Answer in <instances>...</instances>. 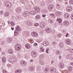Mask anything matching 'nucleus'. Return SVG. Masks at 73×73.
<instances>
[{
  "label": "nucleus",
  "mask_w": 73,
  "mask_h": 73,
  "mask_svg": "<svg viewBox=\"0 0 73 73\" xmlns=\"http://www.w3.org/2000/svg\"><path fill=\"white\" fill-rule=\"evenodd\" d=\"M16 30L14 32L15 36H17L19 34V31L21 30V28L19 26H17L16 28Z\"/></svg>",
  "instance_id": "f257e3e1"
},
{
  "label": "nucleus",
  "mask_w": 73,
  "mask_h": 73,
  "mask_svg": "<svg viewBox=\"0 0 73 73\" xmlns=\"http://www.w3.org/2000/svg\"><path fill=\"white\" fill-rule=\"evenodd\" d=\"M21 49V46L19 44H17L15 46V49L16 50L19 51Z\"/></svg>",
  "instance_id": "f03ea898"
},
{
  "label": "nucleus",
  "mask_w": 73,
  "mask_h": 73,
  "mask_svg": "<svg viewBox=\"0 0 73 73\" xmlns=\"http://www.w3.org/2000/svg\"><path fill=\"white\" fill-rule=\"evenodd\" d=\"M72 8L70 6H67L66 8V10L67 12H70L72 11Z\"/></svg>",
  "instance_id": "7ed1b4c3"
},
{
  "label": "nucleus",
  "mask_w": 73,
  "mask_h": 73,
  "mask_svg": "<svg viewBox=\"0 0 73 73\" xmlns=\"http://www.w3.org/2000/svg\"><path fill=\"white\" fill-rule=\"evenodd\" d=\"M45 31L47 33H50L52 32V29L50 28L47 27L45 29Z\"/></svg>",
  "instance_id": "20e7f679"
},
{
  "label": "nucleus",
  "mask_w": 73,
  "mask_h": 73,
  "mask_svg": "<svg viewBox=\"0 0 73 73\" xmlns=\"http://www.w3.org/2000/svg\"><path fill=\"white\" fill-rule=\"evenodd\" d=\"M23 15L24 17L28 16L29 15V13L28 12V11H25L23 13Z\"/></svg>",
  "instance_id": "39448f33"
},
{
  "label": "nucleus",
  "mask_w": 73,
  "mask_h": 73,
  "mask_svg": "<svg viewBox=\"0 0 73 73\" xmlns=\"http://www.w3.org/2000/svg\"><path fill=\"white\" fill-rule=\"evenodd\" d=\"M31 35L35 37H37L38 36V34L36 32H33L31 33Z\"/></svg>",
  "instance_id": "423d86ee"
},
{
  "label": "nucleus",
  "mask_w": 73,
  "mask_h": 73,
  "mask_svg": "<svg viewBox=\"0 0 73 73\" xmlns=\"http://www.w3.org/2000/svg\"><path fill=\"white\" fill-rule=\"evenodd\" d=\"M31 55L33 56V57H36L37 56V54L36 52H35L34 51H32L31 52Z\"/></svg>",
  "instance_id": "0eeeda50"
},
{
  "label": "nucleus",
  "mask_w": 73,
  "mask_h": 73,
  "mask_svg": "<svg viewBox=\"0 0 73 73\" xmlns=\"http://www.w3.org/2000/svg\"><path fill=\"white\" fill-rule=\"evenodd\" d=\"M5 5L7 8H11V4L9 2L6 3H5Z\"/></svg>",
  "instance_id": "6e6552de"
},
{
  "label": "nucleus",
  "mask_w": 73,
  "mask_h": 73,
  "mask_svg": "<svg viewBox=\"0 0 73 73\" xmlns=\"http://www.w3.org/2000/svg\"><path fill=\"white\" fill-rule=\"evenodd\" d=\"M45 26V24L43 23H41L40 24V27L41 28H44Z\"/></svg>",
  "instance_id": "1a4fd4ad"
},
{
  "label": "nucleus",
  "mask_w": 73,
  "mask_h": 73,
  "mask_svg": "<svg viewBox=\"0 0 73 73\" xmlns=\"http://www.w3.org/2000/svg\"><path fill=\"white\" fill-rule=\"evenodd\" d=\"M29 13L30 15H35L36 14V12L35 11H31L29 12Z\"/></svg>",
  "instance_id": "9d476101"
},
{
  "label": "nucleus",
  "mask_w": 73,
  "mask_h": 73,
  "mask_svg": "<svg viewBox=\"0 0 73 73\" xmlns=\"http://www.w3.org/2000/svg\"><path fill=\"white\" fill-rule=\"evenodd\" d=\"M63 24L65 25H68L69 24V22L68 21H65L63 22Z\"/></svg>",
  "instance_id": "9b49d317"
},
{
  "label": "nucleus",
  "mask_w": 73,
  "mask_h": 73,
  "mask_svg": "<svg viewBox=\"0 0 73 73\" xmlns=\"http://www.w3.org/2000/svg\"><path fill=\"white\" fill-rule=\"evenodd\" d=\"M64 16L65 18L68 19L69 16V14L67 13H65L64 14Z\"/></svg>",
  "instance_id": "f8f14e48"
},
{
  "label": "nucleus",
  "mask_w": 73,
  "mask_h": 73,
  "mask_svg": "<svg viewBox=\"0 0 73 73\" xmlns=\"http://www.w3.org/2000/svg\"><path fill=\"white\" fill-rule=\"evenodd\" d=\"M53 7H54L53 5H50L48 7V9H49L50 11H52V9H53Z\"/></svg>",
  "instance_id": "ddd939ff"
},
{
  "label": "nucleus",
  "mask_w": 73,
  "mask_h": 73,
  "mask_svg": "<svg viewBox=\"0 0 73 73\" xmlns=\"http://www.w3.org/2000/svg\"><path fill=\"white\" fill-rule=\"evenodd\" d=\"M21 65L22 66H25L26 65V62L24 61H22L21 62Z\"/></svg>",
  "instance_id": "4468645a"
},
{
  "label": "nucleus",
  "mask_w": 73,
  "mask_h": 73,
  "mask_svg": "<svg viewBox=\"0 0 73 73\" xmlns=\"http://www.w3.org/2000/svg\"><path fill=\"white\" fill-rule=\"evenodd\" d=\"M50 71L52 73H54V72H56V69L52 67L51 68Z\"/></svg>",
  "instance_id": "2eb2a0df"
},
{
  "label": "nucleus",
  "mask_w": 73,
  "mask_h": 73,
  "mask_svg": "<svg viewBox=\"0 0 73 73\" xmlns=\"http://www.w3.org/2000/svg\"><path fill=\"white\" fill-rule=\"evenodd\" d=\"M25 46L27 49H30L31 47V46L29 44H25Z\"/></svg>",
  "instance_id": "dca6fc26"
},
{
  "label": "nucleus",
  "mask_w": 73,
  "mask_h": 73,
  "mask_svg": "<svg viewBox=\"0 0 73 73\" xmlns=\"http://www.w3.org/2000/svg\"><path fill=\"white\" fill-rule=\"evenodd\" d=\"M58 66L60 68H63V67L64 66V64L63 63L60 62Z\"/></svg>",
  "instance_id": "f3484780"
},
{
  "label": "nucleus",
  "mask_w": 73,
  "mask_h": 73,
  "mask_svg": "<svg viewBox=\"0 0 73 73\" xmlns=\"http://www.w3.org/2000/svg\"><path fill=\"white\" fill-rule=\"evenodd\" d=\"M66 43L67 45H70V44H71V41H70V40L67 39L66 41Z\"/></svg>",
  "instance_id": "a211bd4d"
},
{
  "label": "nucleus",
  "mask_w": 73,
  "mask_h": 73,
  "mask_svg": "<svg viewBox=\"0 0 73 73\" xmlns=\"http://www.w3.org/2000/svg\"><path fill=\"white\" fill-rule=\"evenodd\" d=\"M43 45L44 46H47L49 44V43L47 41H44L43 43Z\"/></svg>",
  "instance_id": "6ab92c4d"
},
{
  "label": "nucleus",
  "mask_w": 73,
  "mask_h": 73,
  "mask_svg": "<svg viewBox=\"0 0 73 73\" xmlns=\"http://www.w3.org/2000/svg\"><path fill=\"white\" fill-rule=\"evenodd\" d=\"M9 13L7 12H5L4 14L5 17H8L9 16Z\"/></svg>",
  "instance_id": "aec40b11"
},
{
  "label": "nucleus",
  "mask_w": 73,
  "mask_h": 73,
  "mask_svg": "<svg viewBox=\"0 0 73 73\" xmlns=\"http://www.w3.org/2000/svg\"><path fill=\"white\" fill-rule=\"evenodd\" d=\"M21 11V10H20V9L19 8H17L16 9V11L17 13H20V12Z\"/></svg>",
  "instance_id": "412c9836"
},
{
  "label": "nucleus",
  "mask_w": 73,
  "mask_h": 73,
  "mask_svg": "<svg viewBox=\"0 0 73 73\" xmlns=\"http://www.w3.org/2000/svg\"><path fill=\"white\" fill-rule=\"evenodd\" d=\"M8 53L10 54H12L13 53V50L11 49H9L8 50Z\"/></svg>",
  "instance_id": "4be33fe9"
},
{
  "label": "nucleus",
  "mask_w": 73,
  "mask_h": 73,
  "mask_svg": "<svg viewBox=\"0 0 73 73\" xmlns=\"http://www.w3.org/2000/svg\"><path fill=\"white\" fill-rule=\"evenodd\" d=\"M59 46L61 48H63L64 46V44L63 42H61L59 44Z\"/></svg>",
  "instance_id": "5701e85b"
},
{
  "label": "nucleus",
  "mask_w": 73,
  "mask_h": 73,
  "mask_svg": "<svg viewBox=\"0 0 73 73\" xmlns=\"http://www.w3.org/2000/svg\"><path fill=\"white\" fill-rule=\"evenodd\" d=\"M62 13L61 12H57L56 13V15L57 16H61Z\"/></svg>",
  "instance_id": "b1692460"
},
{
  "label": "nucleus",
  "mask_w": 73,
  "mask_h": 73,
  "mask_svg": "<svg viewBox=\"0 0 73 73\" xmlns=\"http://www.w3.org/2000/svg\"><path fill=\"white\" fill-rule=\"evenodd\" d=\"M49 68H44V72L45 73H48L49 72Z\"/></svg>",
  "instance_id": "393cba45"
},
{
  "label": "nucleus",
  "mask_w": 73,
  "mask_h": 73,
  "mask_svg": "<svg viewBox=\"0 0 73 73\" xmlns=\"http://www.w3.org/2000/svg\"><path fill=\"white\" fill-rule=\"evenodd\" d=\"M55 53L56 55H60L61 54V52L60 51L57 50L55 52Z\"/></svg>",
  "instance_id": "a878e982"
},
{
  "label": "nucleus",
  "mask_w": 73,
  "mask_h": 73,
  "mask_svg": "<svg viewBox=\"0 0 73 73\" xmlns=\"http://www.w3.org/2000/svg\"><path fill=\"white\" fill-rule=\"evenodd\" d=\"M60 5L58 4V3H57L56 5V7L57 9H59L60 8Z\"/></svg>",
  "instance_id": "bb28decb"
},
{
  "label": "nucleus",
  "mask_w": 73,
  "mask_h": 73,
  "mask_svg": "<svg viewBox=\"0 0 73 73\" xmlns=\"http://www.w3.org/2000/svg\"><path fill=\"white\" fill-rule=\"evenodd\" d=\"M39 63L40 64H41L42 65H44L45 62L43 60H40Z\"/></svg>",
  "instance_id": "cd10ccee"
},
{
  "label": "nucleus",
  "mask_w": 73,
  "mask_h": 73,
  "mask_svg": "<svg viewBox=\"0 0 73 73\" xmlns=\"http://www.w3.org/2000/svg\"><path fill=\"white\" fill-rule=\"evenodd\" d=\"M72 56V54H68L66 55L67 58L69 59V58H70L71 56Z\"/></svg>",
  "instance_id": "c85d7f7f"
},
{
  "label": "nucleus",
  "mask_w": 73,
  "mask_h": 73,
  "mask_svg": "<svg viewBox=\"0 0 73 73\" xmlns=\"http://www.w3.org/2000/svg\"><path fill=\"white\" fill-rule=\"evenodd\" d=\"M27 25H28L29 26H31V25H32V23L31 22L27 21Z\"/></svg>",
  "instance_id": "c756f323"
},
{
  "label": "nucleus",
  "mask_w": 73,
  "mask_h": 73,
  "mask_svg": "<svg viewBox=\"0 0 73 73\" xmlns=\"http://www.w3.org/2000/svg\"><path fill=\"white\" fill-rule=\"evenodd\" d=\"M36 11L37 12H39L40 11V9L38 7H36Z\"/></svg>",
  "instance_id": "7c9ffc66"
},
{
  "label": "nucleus",
  "mask_w": 73,
  "mask_h": 73,
  "mask_svg": "<svg viewBox=\"0 0 73 73\" xmlns=\"http://www.w3.org/2000/svg\"><path fill=\"white\" fill-rule=\"evenodd\" d=\"M68 71L69 72H71L72 70V67L70 66L68 68Z\"/></svg>",
  "instance_id": "2f4dec72"
},
{
  "label": "nucleus",
  "mask_w": 73,
  "mask_h": 73,
  "mask_svg": "<svg viewBox=\"0 0 73 73\" xmlns=\"http://www.w3.org/2000/svg\"><path fill=\"white\" fill-rule=\"evenodd\" d=\"M21 71L20 70H17L15 71L16 73H21Z\"/></svg>",
  "instance_id": "473e14b6"
},
{
  "label": "nucleus",
  "mask_w": 73,
  "mask_h": 73,
  "mask_svg": "<svg viewBox=\"0 0 73 73\" xmlns=\"http://www.w3.org/2000/svg\"><path fill=\"white\" fill-rule=\"evenodd\" d=\"M44 57V56L42 55H40L39 56V58L40 59H43Z\"/></svg>",
  "instance_id": "72a5a7b5"
},
{
  "label": "nucleus",
  "mask_w": 73,
  "mask_h": 73,
  "mask_svg": "<svg viewBox=\"0 0 73 73\" xmlns=\"http://www.w3.org/2000/svg\"><path fill=\"white\" fill-rule=\"evenodd\" d=\"M36 19H40V15H37L35 17Z\"/></svg>",
  "instance_id": "f704fd0d"
},
{
  "label": "nucleus",
  "mask_w": 73,
  "mask_h": 73,
  "mask_svg": "<svg viewBox=\"0 0 73 73\" xmlns=\"http://www.w3.org/2000/svg\"><path fill=\"white\" fill-rule=\"evenodd\" d=\"M69 4L71 5H73V0H69Z\"/></svg>",
  "instance_id": "c9c22d12"
},
{
  "label": "nucleus",
  "mask_w": 73,
  "mask_h": 73,
  "mask_svg": "<svg viewBox=\"0 0 73 73\" xmlns=\"http://www.w3.org/2000/svg\"><path fill=\"white\" fill-rule=\"evenodd\" d=\"M49 15L50 16H51L52 17L54 18L55 17H56V16H55V15L53 13L52 14H50Z\"/></svg>",
  "instance_id": "e433bc0d"
},
{
  "label": "nucleus",
  "mask_w": 73,
  "mask_h": 73,
  "mask_svg": "<svg viewBox=\"0 0 73 73\" xmlns=\"http://www.w3.org/2000/svg\"><path fill=\"white\" fill-rule=\"evenodd\" d=\"M2 61L3 62H5V57H2Z\"/></svg>",
  "instance_id": "4c0bfd02"
},
{
  "label": "nucleus",
  "mask_w": 73,
  "mask_h": 73,
  "mask_svg": "<svg viewBox=\"0 0 73 73\" xmlns=\"http://www.w3.org/2000/svg\"><path fill=\"white\" fill-rule=\"evenodd\" d=\"M10 60H11V62H15V58H11L10 59Z\"/></svg>",
  "instance_id": "58836bf2"
},
{
  "label": "nucleus",
  "mask_w": 73,
  "mask_h": 73,
  "mask_svg": "<svg viewBox=\"0 0 73 73\" xmlns=\"http://www.w3.org/2000/svg\"><path fill=\"white\" fill-rule=\"evenodd\" d=\"M41 5H42V6H44L45 5V2L43 1L41 2Z\"/></svg>",
  "instance_id": "ea45409f"
},
{
  "label": "nucleus",
  "mask_w": 73,
  "mask_h": 73,
  "mask_svg": "<svg viewBox=\"0 0 73 73\" xmlns=\"http://www.w3.org/2000/svg\"><path fill=\"white\" fill-rule=\"evenodd\" d=\"M29 70L30 71H33V68L32 67H29Z\"/></svg>",
  "instance_id": "a19ab883"
},
{
  "label": "nucleus",
  "mask_w": 73,
  "mask_h": 73,
  "mask_svg": "<svg viewBox=\"0 0 73 73\" xmlns=\"http://www.w3.org/2000/svg\"><path fill=\"white\" fill-rule=\"evenodd\" d=\"M8 40V42H12V38H9Z\"/></svg>",
  "instance_id": "79ce46f5"
},
{
  "label": "nucleus",
  "mask_w": 73,
  "mask_h": 73,
  "mask_svg": "<svg viewBox=\"0 0 73 73\" xmlns=\"http://www.w3.org/2000/svg\"><path fill=\"white\" fill-rule=\"evenodd\" d=\"M48 23L50 24H52L53 23V21L50 19H49L48 20Z\"/></svg>",
  "instance_id": "37998d69"
},
{
  "label": "nucleus",
  "mask_w": 73,
  "mask_h": 73,
  "mask_svg": "<svg viewBox=\"0 0 73 73\" xmlns=\"http://www.w3.org/2000/svg\"><path fill=\"white\" fill-rule=\"evenodd\" d=\"M10 24L11 25L13 26H14V25H15V23L13 21H11V22Z\"/></svg>",
  "instance_id": "c03bdc74"
},
{
  "label": "nucleus",
  "mask_w": 73,
  "mask_h": 73,
  "mask_svg": "<svg viewBox=\"0 0 73 73\" xmlns=\"http://www.w3.org/2000/svg\"><path fill=\"white\" fill-rule=\"evenodd\" d=\"M40 50L42 52H45V50L42 48H41Z\"/></svg>",
  "instance_id": "a18cd8bd"
},
{
  "label": "nucleus",
  "mask_w": 73,
  "mask_h": 73,
  "mask_svg": "<svg viewBox=\"0 0 73 73\" xmlns=\"http://www.w3.org/2000/svg\"><path fill=\"white\" fill-rule=\"evenodd\" d=\"M37 70H38V72H40V70H41V69L40 67H38L37 68Z\"/></svg>",
  "instance_id": "49530a36"
},
{
  "label": "nucleus",
  "mask_w": 73,
  "mask_h": 73,
  "mask_svg": "<svg viewBox=\"0 0 73 73\" xmlns=\"http://www.w3.org/2000/svg\"><path fill=\"white\" fill-rule=\"evenodd\" d=\"M57 20H58L59 23H61L62 22V21H61V19H57Z\"/></svg>",
  "instance_id": "de8ad7c7"
},
{
  "label": "nucleus",
  "mask_w": 73,
  "mask_h": 73,
  "mask_svg": "<svg viewBox=\"0 0 73 73\" xmlns=\"http://www.w3.org/2000/svg\"><path fill=\"white\" fill-rule=\"evenodd\" d=\"M39 25L38 23H35L34 24V26H35V27H38Z\"/></svg>",
  "instance_id": "09e8293b"
},
{
  "label": "nucleus",
  "mask_w": 73,
  "mask_h": 73,
  "mask_svg": "<svg viewBox=\"0 0 73 73\" xmlns=\"http://www.w3.org/2000/svg\"><path fill=\"white\" fill-rule=\"evenodd\" d=\"M58 36L59 37H61V36H62V34H61V33H59L58 34Z\"/></svg>",
  "instance_id": "8fccbe9b"
},
{
  "label": "nucleus",
  "mask_w": 73,
  "mask_h": 73,
  "mask_svg": "<svg viewBox=\"0 0 73 73\" xmlns=\"http://www.w3.org/2000/svg\"><path fill=\"white\" fill-rule=\"evenodd\" d=\"M49 48H47L46 49V53H48V54H49Z\"/></svg>",
  "instance_id": "3c124183"
},
{
  "label": "nucleus",
  "mask_w": 73,
  "mask_h": 73,
  "mask_svg": "<svg viewBox=\"0 0 73 73\" xmlns=\"http://www.w3.org/2000/svg\"><path fill=\"white\" fill-rule=\"evenodd\" d=\"M53 45H56V44H57V42H56L55 41H53Z\"/></svg>",
  "instance_id": "603ef678"
},
{
  "label": "nucleus",
  "mask_w": 73,
  "mask_h": 73,
  "mask_svg": "<svg viewBox=\"0 0 73 73\" xmlns=\"http://www.w3.org/2000/svg\"><path fill=\"white\" fill-rule=\"evenodd\" d=\"M0 13L1 15H3V14H4V11H0Z\"/></svg>",
  "instance_id": "864d4df0"
},
{
  "label": "nucleus",
  "mask_w": 73,
  "mask_h": 73,
  "mask_svg": "<svg viewBox=\"0 0 73 73\" xmlns=\"http://www.w3.org/2000/svg\"><path fill=\"white\" fill-rule=\"evenodd\" d=\"M3 72L4 73H7V71H6V70L4 69H3Z\"/></svg>",
  "instance_id": "5fc2aeb1"
},
{
  "label": "nucleus",
  "mask_w": 73,
  "mask_h": 73,
  "mask_svg": "<svg viewBox=\"0 0 73 73\" xmlns=\"http://www.w3.org/2000/svg\"><path fill=\"white\" fill-rule=\"evenodd\" d=\"M72 48H69L68 49V51H69V52H72Z\"/></svg>",
  "instance_id": "6e6d98bb"
},
{
  "label": "nucleus",
  "mask_w": 73,
  "mask_h": 73,
  "mask_svg": "<svg viewBox=\"0 0 73 73\" xmlns=\"http://www.w3.org/2000/svg\"><path fill=\"white\" fill-rule=\"evenodd\" d=\"M7 67H8V68H10V67H11V65L8 64L7 65Z\"/></svg>",
  "instance_id": "4d7b16f0"
},
{
  "label": "nucleus",
  "mask_w": 73,
  "mask_h": 73,
  "mask_svg": "<svg viewBox=\"0 0 73 73\" xmlns=\"http://www.w3.org/2000/svg\"><path fill=\"white\" fill-rule=\"evenodd\" d=\"M62 58V56H61L60 55L59 56V59H61V58Z\"/></svg>",
  "instance_id": "13d9d810"
},
{
  "label": "nucleus",
  "mask_w": 73,
  "mask_h": 73,
  "mask_svg": "<svg viewBox=\"0 0 73 73\" xmlns=\"http://www.w3.org/2000/svg\"><path fill=\"white\" fill-rule=\"evenodd\" d=\"M69 59H70V60H73V57L71 56Z\"/></svg>",
  "instance_id": "bf43d9fd"
},
{
  "label": "nucleus",
  "mask_w": 73,
  "mask_h": 73,
  "mask_svg": "<svg viewBox=\"0 0 73 73\" xmlns=\"http://www.w3.org/2000/svg\"><path fill=\"white\" fill-rule=\"evenodd\" d=\"M34 46H36V45H37V43H35L34 44Z\"/></svg>",
  "instance_id": "052dcab7"
},
{
  "label": "nucleus",
  "mask_w": 73,
  "mask_h": 73,
  "mask_svg": "<svg viewBox=\"0 0 73 73\" xmlns=\"http://www.w3.org/2000/svg\"><path fill=\"white\" fill-rule=\"evenodd\" d=\"M71 19L73 20V15H72L71 17Z\"/></svg>",
  "instance_id": "680f3d73"
},
{
  "label": "nucleus",
  "mask_w": 73,
  "mask_h": 73,
  "mask_svg": "<svg viewBox=\"0 0 73 73\" xmlns=\"http://www.w3.org/2000/svg\"><path fill=\"white\" fill-rule=\"evenodd\" d=\"M45 16H46V15H45L43 14L42 15V17H45Z\"/></svg>",
  "instance_id": "e2e57ef3"
},
{
  "label": "nucleus",
  "mask_w": 73,
  "mask_h": 73,
  "mask_svg": "<svg viewBox=\"0 0 73 73\" xmlns=\"http://www.w3.org/2000/svg\"><path fill=\"white\" fill-rule=\"evenodd\" d=\"M70 65H73V62H71L70 63Z\"/></svg>",
  "instance_id": "0e129e2a"
},
{
  "label": "nucleus",
  "mask_w": 73,
  "mask_h": 73,
  "mask_svg": "<svg viewBox=\"0 0 73 73\" xmlns=\"http://www.w3.org/2000/svg\"><path fill=\"white\" fill-rule=\"evenodd\" d=\"M68 35H69V34L68 33H67L66 35V37H68Z\"/></svg>",
  "instance_id": "69168bd1"
},
{
  "label": "nucleus",
  "mask_w": 73,
  "mask_h": 73,
  "mask_svg": "<svg viewBox=\"0 0 73 73\" xmlns=\"http://www.w3.org/2000/svg\"><path fill=\"white\" fill-rule=\"evenodd\" d=\"M33 59H31L30 60V62H33Z\"/></svg>",
  "instance_id": "338daca9"
},
{
  "label": "nucleus",
  "mask_w": 73,
  "mask_h": 73,
  "mask_svg": "<svg viewBox=\"0 0 73 73\" xmlns=\"http://www.w3.org/2000/svg\"><path fill=\"white\" fill-rule=\"evenodd\" d=\"M54 62V61L53 60H52L51 62V64H53Z\"/></svg>",
  "instance_id": "774afa93"
}]
</instances>
